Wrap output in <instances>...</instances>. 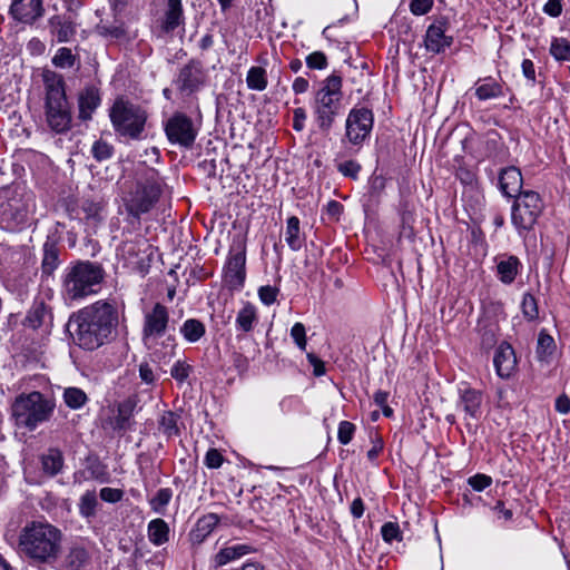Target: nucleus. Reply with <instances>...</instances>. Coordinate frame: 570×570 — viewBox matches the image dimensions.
<instances>
[{
    "mask_svg": "<svg viewBox=\"0 0 570 570\" xmlns=\"http://www.w3.org/2000/svg\"><path fill=\"white\" fill-rule=\"evenodd\" d=\"M118 323L116 305L97 301L72 313L68 326L75 343L81 348L92 351L112 338Z\"/></svg>",
    "mask_w": 570,
    "mask_h": 570,
    "instance_id": "f257e3e1",
    "label": "nucleus"
},
{
    "mask_svg": "<svg viewBox=\"0 0 570 570\" xmlns=\"http://www.w3.org/2000/svg\"><path fill=\"white\" fill-rule=\"evenodd\" d=\"M62 533L48 523L32 521L19 534V551L33 563L51 564L61 553Z\"/></svg>",
    "mask_w": 570,
    "mask_h": 570,
    "instance_id": "f03ea898",
    "label": "nucleus"
},
{
    "mask_svg": "<svg viewBox=\"0 0 570 570\" xmlns=\"http://www.w3.org/2000/svg\"><path fill=\"white\" fill-rule=\"evenodd\" d=\"M342 77L332 73L326 77L320 89L315 91L313 99V116L317 128L323 134H328L335 119L343 111Z\"/></svg>",
    "mask_w": 570,
    "mask_h": 570,
    "instance_id": "7ed1b4c3",
    "label": "nucleus"
},
{
    "mask_svg": "<svg viewBox=\"0 0 570 570\" xmlns=\"http://www.w3.org/2000/svg\"><path fill=\"white\" fill-rule=\"evenodd\" d=\"M105 277V271L98 263L79 261L66 268L62 277V294L66 299L78 301L97 293Z\"/></svg>",
    "mask_w": 570,
    "mask_h": 570,
    "instance_id": "20e7f679",
    "label": "nucleus"
},
{
    "mask_svg": "<svg viewBox=\"0 0 570 570\" xmlns=\"http://www.w3.org/2000/svg\"><path fill=\"white\" fill-rule=\"evenodd\" d=\"M45 88L46 124L56 134L66 132L71 127L72 117L62 76L55 72L45 75Z\"/></svg>",
    "mask_w": 570,
    "mask_h": 570,
    "instance_id": "39448f33",
    "label": "nucleus"
},
{
    "mask_svg": "<svg viewBox=\"0 0 570 570\" xmlns=\"http://www.w3.org/2000/svg\"><path fill=\"white\" fill-rule=\"evenodd\" d=\"M55 407L53 399L33 391L21 393L14 399L11 405V415L16 426L35 431L40 424L50 420Z\"/></svg>",
    "mask_w": 570,
    "mask_h": 570,
    "instance_id": "423d86ee",
    "label": "nucleus"
},
{
    "mask_svg": "<svg viewBox=\"0 0 570 570\" xmlns=\"http://www.w3.org/2000/svg\"><path fill=\"white\" fill-rule=\"evenodd\" d=\"M110 120L115 130L134 140L142 138L148 115L139 105L117 99L110 109Z\"/></svg>",
    "mask_w": 570,
    "mask_h": 570,
    "instance_id": "0eeeda50",
    "label": "nucleus"
},
{
    "mask_svg": "<svg viewBox=\"0 0 570 570\" xmlns=\"http://www.w3.org/2000/svg\"><path fill=\"white\" fill-rule=\"evenodd\" d=\"M32 197L12 187L0 188V225L6 229H16L26 224Z\"/></svg>",
    "mask_w": 570,
    "mask_h": 570,
    "instance_id": "6e6552de",
    "label": "nucleus"
},
{
    "mask_svg": "<svg viewBox=\"0 0 570 570\" xmlns=\"http://www.w3.org/2000/svg\"><path fill=\"white\" fill-rule=\"evenodd\" d=\"M160 194L158 176L155 171H151L145 181L136 183L135 187L125 196L124 204L128 214L138 218L153 208Z\"/></svg>",
    "mask_w": 570,
    "mask_h": 570,
    "instance_id": "1a4fd4ad",
    "label": "nucleus"
},
{
    "mask_svg": "<svg viewBox=\"0 0 570 570\" xmlns=\"http://www.w3.org/2000/svg\"><path fill=\"white\" fill-rule=\"evenodd\" d=\"M168 141L180 148L190 149L198 135V128L193 119L184 112L173 114L164 124Z\"/></svg>",
    "mask_w": 570,
    "mask_h": 570,
    "instance_id": "9d476101",
    "label": "nucleus"
},
{
    "mask_svg": "<svg viewBox=\"0 0 570 570\" xmlns=\"http://www.w3.org/2000/svg\"><path fill=\"white\" fill-rule=\"evenodd\" d=\"M541 199L538 193L528 190L517 196L512 206V224L518 229L529 230L541 213Z\"/></svg>",
    "mask_w": 570,
    "mask_h": 570,
    "instance_id": "9b49d317",
    "label": "nucleus"
},
{
    "mask_svg": "<svg viewBox=\"0 0 570 570\" xmlns=\"http://www.w3.org/2000/svg\"><path fill=\"white\" fill-rule=\"evenodd\" d=\"M207 73L203 63L197 59H190L179 68L174 86L183 98H188L199 91L206 83Z\"/></svg>",
    "mask_w": 570,
    "mask_h": 570,
    "instance_id": "f8f14e48",
    "label": "nucleus"
},
{
    "mask_svg": "<svg viewBox=\"0 0 570 570\" xmlns=\"http://www.w3.org/2000/svg\"><path fill=\"white\" fill-rule=\"evenodd\" d=\"M373 112L365 108H353L346 118L345 137L353 145H361L373 128Z\"/></svg>",
    "mask_w": 570,
    "mask_h": 570,
    "instance_id": "ddd939ff",
    "label": "nucleus"
},
{
    "mask_svg": "<svg viewBox=\"0 0 570 570\" xmlns=\"http://www.w3.org/2000/svg\"><path fill=\"white\" fill-rule=\"evenodd\" d=\"M246 246L242 239L234 242L229 249L227 263L225 265V282L235 289L240 288L246 277Z\"/></svg>",
    "mask_w": 570,
    "mask_h": 570,
    "instance_id": "4468645a",
    "label": "nucleus"
},
{
    "mask_svg": "<svg viewBox=\"0 0 570 570\" xmlns=\"http://www.w3.org/2000/svg\"><path fill=\"white\" fill-rule=\"evenodd\" d=\"M456 407L464 413L465 425L471 428L470 421H479L483 413V394L481 391L464 387L459 390Z\"/></svg>",
    "mask_w": 570,
    "mask_h": 570,
    "instance_id": "2eb2a0df",
    "label": "nucleus"
},
{
    "mask_svg": "<svg viewBox=\"0 0 570 570\" xmlns=\"http://www.w3.org/2000/svg\"><path fill=\"white\" fill-rule=\"evenodd\" d=\"M169 322V313L165 305L156 303L145 313L142 326V340L157 338L165 334Z\"/></svg>",
    "mask_w": 570,
    "mask_h": 570,
    "instance_id": "dca6fc26",
    "label": "nucleus"
},
{
    "mask_svg": "<svg viewBox=\"0 0 570 570\" xmlns=\"http://www.w3.org/2000/svg\"><path fill=\"white\" fill-rule=\"evenodd\" d=\"M51 42H70L77 33V24L69 14H55L48 19Z\"/></svg>",
    "mask_w": 570,
    "mask_h": 570,
    "instance_id": "f3484780",
    "label": "nucleus"
},
{
    "mask_svg": "<svg viewBox=\"0 0 570 570\" xmlns=\"http://www.w3.org/2000/svg\"><path fill=\"white\" fill-rule=\"evenodd\" d=\"M137 406V396L131 395L118 403L117 410L114 416L107 420V424L115 432H125L131 428V419Z\"/></svg>",
    "mask_w": 570,
    "mask_h": 570,
    "instance_id": "a211bd4d",
    "label": "nucleus"
},
{
    "mask_svg": "<svg viewBox=\"0 0 570 570\" xmlns=\"http://www.w3.org/2000/svg\"><path fill=\"white\" fill-rule=\"evenodd\" d=\"M10 13L19 22L33 23L43 13L42 0H12Z\"/></svg>",
    "mask_w": 570,
    "mask_h": 570,
    "instance_id": "6ab92c4d",
    "label": "nucleus"
},
{
    "mask_svg": "<svg viewBox=\"0 0 570 570\" xmlns=\"http://www.w3.org/2000/svg\"><path fill=\"white\" fill-rule=\"evenodd\" d=\"M445 24L442 22L431 24L425 33V48L433 53L444 51L452 43V37L445 35Z\"/></svg>",
    "mask_w": 570,
    "mask_h": 570,
    "instance_id": "aec40b11",
    "label": "nucleus"
},
{
    "mask_svg": "<svg viewBox=\"0 0 570 570\" xmlns=\"http://www.w3.org/2000/svg\"><path fill=\"white\" fill-rule=\"evenodd\" d=\"M522 175L521 171L517 167H508L501 170L499 176V184L501 191L507 197H517L522 194Z\"/></svg>",
    "mask_w": 570,
    "mask_h": 570,
    "instance_id": "412c9836",
    "label": "nucleus"
},
{
    "mask_svg": "<svg viewBox=\"0 0 570 570\" xmlns=\"http://www.w3.org/2000/svg\"><path fill=\"white\" fill-rule=\"evenodd\" d=\"M493 363L499 376L509 377L517 364L512 346L508 343L500 344L495 351Z\"/></svg>",
    "mask_w": 570,
    "mask_h": 570,
    "instance_id": "4be33fe9",
    "label": "nucleus"
},
{
    "mask_svg": "<svg viewBox=\"0 0 570 570\" xmlns=\"http://www.w3.org/2000/svg\"><path fill=\"white\" fill-rule=\"evenodd\" d=\"M100 105L99 90L95 86L85 87L78 95L79 118L89 120Z\"/></svg>",
    "mask_w": 570,
    "mask_h": 570,
    "instance_id": "5701e85b",
    "label": "nucleus"
},
{
    "mask_svg": "<svg viewBox=\"0 0 570 570\" xmlns=\"http://www.w3.org/2000/svg\"><path fill=\"white\" fill-rule=\"evenodd\" d=\"M521 263L514 255H502L497 263V273L503 284H511L519 274Z\"/></svg>",
    "mask_w": 570,
    "mask_h": 570,
    "instance_id": "b1692460",
    "label": "nucleus"
},
{
    "mask_svg": "<svg viewBox=\"0 0 570 570\" xmlns=\"http://www.w3.org/2000/svg\"><path fill=\"white\" fill-rule=\"evenodd\" d=\"M219 522V517L215 513H208L199 518L195 528L190 531L189 538L193 544H200L213 532Z\"/></svg>",
    "mask_w": 570,
    "mask_h": 570,
    "instance_id": "393cba45",
    "label": "nucleus"
},
{
    "mask_svg": "<svg viewBox=\"0 0 570 570\" xmlns=\"http://www.w3.org/2000/svg\"><path fill=\"white\" fill-rule=\"evenodd\" d=\"M185 21L181 0H166L163 30L171 32Z\"/></svg>",
    "mask_w": 570,
    "mask_h": 570,
    "instance_id": "a878e982",
    "label": "nucleus"
},
{
    "mask_svg": "<svg viewBox=\"0 0 570 570\" xmlns=\"http://www.w3.org/2000/svg\"><path fill=\"white\" fill-rule=\"evenodd\" d=\"M183 428L181 416L177 412L164 411L158 419V430L167 439L179 436Z\"/></svg>",
    "mask_w": 570,
    "mask_h": 570,
    "instance_id": "bb28decb",
    "label": "nucleus"
},
{
    "mask_svg": "<svg viewBox=\"0 0 570 570\" xmlns=\"http://www.w3.org/2000/svg\"><path fill=\"white\" fill-rule=\"evenodd\" d=\"M59 264V247L55 240L48 238L43 244V257L41 263L42 274L51 276L58 268Z\"/></svg>",
    "mask_w": 570,
    "mask_h": 570,
    "instance_id": "cd10ccee",
    "label": "nucleus"
},
{
    "mask_svg": "<svg viewBox=\"0 0 570 570\" xmlns=\"http://www.w3.org/2000/svg\"><path fill=\"white\" fill-rule=\"evenodd\" d=\"M252 548L247 544H236L220 549L214 557L213 562L215 568L223 567L234 560L242 558L249 553Z\"/></svg>",
    "mask_w": 570,
    "mask_h": 570,
    "instance_id": "c85d7f7f",
    "label": "nucleus"
},
{
    "mask_svg": "<svg viewBox=\"0 0 570 570\" xmlns=\"http://www.w3.org/2000/svg\"><path fill=\"white\" fill-rule=\"evenodd\" d=\"M52 320L50 307L45 302H35L27 315V323L32 328H38Z\"/></svg>",
    "mask_w": 570,
    "mask_h": 570,
    "instance_id": "c756f323",
    "label": "nucleus"
},
{
    "mask_svg": "<svg viewBox=\"0 0 570 570\" xmlns=\"http://www.w3.org/2000/svg\"><path fill=\"white\" fill-rule=\"evenodd\" d=\"M503 95L502 85L492 77L479 79L475 83V96L479 100L498 98Z\"/></svg>",
    "mask_w": 570,
    "mask_h": 570,
    "instance_id": "7c9ffc66",
    "label": "nucleus"
},
{
    "mask_svg": "<svg viewBox=\"0 0 570 570\" xmlns=\"http://www.w3.org/2000/svg\"><path fill=\"white\" fill-rule=\"evenodd\" d=\"M41 465L45 473L57 475L63 466V455L59 449L51 448L41 456Z\"/></svg>",
    "mask_w": 570,
    "mask_h": 570,
    "instance_id": "2f4dec72",
    "label": "nucleus"
},
{
    "mask_svg": "<svg viewBox=\"0 0 570 570\" xmlns=\"http://www.w3.org/2000/svg\"><path fill=\"white\" fill-rule=\"evenodd\" d=\"M148 538L155 546H161L169 540V527L163 519H154L148 523Z\"/></svg>",
    "mask_w": 570,
    "mask_h": 570,
    "instance_id": "473e14b6",
    "label": "nucleus"
},
{
    "mask_svg": "<svg viewBox=\"0 0 570 570\" xmlns=\"http://www.w3.org/2000/svg\"><path fill=\"white\" fill-rule=\"evenodd\" d=\"M257 322L256 307L250 303H245L236 316V326L243 332H250Z\"/></svg>",
    "mask_w": 570,
    "mask_h": 570,
    "instance_id": "72a5a7b5",
    "label": "nucleus"
},
{
    "mask_svg": "<svg viewBox=\"0 0 570 570\" xmlns=\"http://www.w3.org/2000/svg\"><path fill=\"white\" fill-rule=\"evenodd\" d=\"M285 242L289 246V248L294 252H297L302 248L303 238L301 237L299 232V219L296 216H291L287 219L286 230H285Z\"/></svg>",
    "mask_w": 570,
    "mask_h": 570,
    "instance_id": "f704fd0d",
    "label": "nucleus"
},
{
    "mask_svg": "<svg viewBox=\"0 0 570 570\" xmlns=\"http://www.w3.org/2000/svg\"><path fill=\"white\" fill-rule=\"evenodd\" d=\"M89 560V554L81 547H72L65 557L63 566L67 570H80Z\"/></svg>",
    "mask_w": 570,
    "mask_h": 570,
    "instance_id": "c9c22d12",
    "label": "nucleus"
},
{
    "mask_svg": "<svg viewBox=\"0 0 570 570\" xmlns=\"http://www.w3.org/2000/svg\"><path fill=\"white\" fill-rule=\"evenodd\" d=\"M180 333L187 342L195 343L205 335L206 328L199 320L188 318L181 325Z\"/></svg>",
    "mask_w": 570,
    "mask_h": 570,
    "instance_id": "e433bc0d",
    "label": "nucleus"
},
{
    "mask_svg": "<svg viewBox=\"0 0 570 570\" xmlns=\"http://www.w3.org/2000/svg\"><path fill=\"white\" fill-rule=\"evenodd\" d=\"M63 402L71 410L81 409L87 402V394L79 387L70 386L63 390Z\"/></svg>",
    "mask_w": 570,
    "mask_h": 570,
    "instance_id": "4c0bfd02",
    "label": "nucleus"
},
{
    "mask_svg": "<svg viewBox=\"0 0 570 570\" xmlns=\"http://www.w3.org/2000/svg\"><path fill=\"white\" fill-rule=\"evenodd\" d=\"M247 87L252 90L263 91L267 88V73L262 67L249 68L246 77Z\"/></svg>",
    "mask_w": 570,
    "mask_h": 570,
    "instance_id": "58836bf2",
    "label": "nucleus"
},
{
    "mask_svg": "<svg viewBox=\"0 0 570 570\" xmlns=\"http://www.w3.org/2000/svg\"><path fill=\"white\" fill-rule=\"evenodd\" d=\"M556 350V343L551 335L544 330L539 333L537 344V355L540 361H546L550 357Z\"/></svg>",
    "mask_w": 570,
    "mask_h": 570,
    "instance_id": "ea45409f",
    "label": "nucleus"
},
{
    "mask_svg": "<svg viewBox=\"0 0 570 570\" xmlns=\"http://www.w3.org/2000/svg\"><path fill=\"white\" fill-rule=\"evenodd\" d=\"M76 61L77 56L67 47L59 48L51 59L52 65L60 69L72 68Z\"/></svg>",
    "mask_w": 570,
    "mask_h": 570,
    "instance_id": "a19ab883",
    "label": "nucleus"
},
{
    "mask_svg": "<svg viewBox=\"0 0 570 570\" xmlns=\"http://www.w3.org/2000/svg\"><path fill=\"white\" fill-rule=\"evenodd\" d=\"M98 500L95 491H86L79 501V513L83 518H91L96 514Z\"/></svg>",
    "mask_w": 570,
    "mask_h": 570,
    "instance_id": "79ce46f5",
    "label": "nucleus"
},
{
    "mask_svg": "<svg viewBox=\"0 0 570 570\" xmlns=\"http://www.w3.org/2000/svg\"><path fill=\"white\" fill-rule=\"evenodd\" d=\"M173 497V491L169 488L159 489L156 495L149 500V504L156 513L164 514L165 508L168 505Z\"/></svg>",
    "mask_w": 570,
    "mask_h": 570,
    "instance_id": "37998d69",
    "label": "nucleus"
},
{
    "mask_svg": "<svg viewBox=\"0 0 570 570\" xmlns=\"http://www.w3.org/2000/svg\"><path fill=\"white\" fill-rule=\"evenodd\" d=\"M550 53L557 60H570V42L564 38H554L551 42Z\"/></svg>",
    "mask_w": 570,
    "mask_h": 570,
    "instance_id": "c03bdc74",
    "label": "nucleus"
},
{
    "mask_svg": "<svg viewBox=\"0 0 570 570\" xmlns=\"http://www.w3.org/2000/svg\"><path fill=\"white\" fill-rule=\"evenodd\" d=\"M97 30L99 35L110 39H122L126 37V30L124 29L122 24H108L107 22L101 21L97 26Z\"/></svg>",
    "mask_w": 570,
    "mask_h": 570,
    "instance_id": "a18cd8bd",
    "label": "nucleus"
},
{
    "mask_svg": "<svg viewBox=\"0 0 570 570\" xmlns=\"http://www.w3.org/2000/svg\"><path fill=\"white\" fill-rule=\"evenodd\" d=\"M521 308L524 317L529 321H533L538 317V303L533 295L529 293L523 295Z\"/></svg>",
    "mask_w": 570,
    "mask_h": 570,
    "instance_id": "49530a36",
    "label": "nucleus"
},
{
    "mask_svg": "<svg viewBox=\"0 0 570 570\" xmlns=\"http://www.w3.org/2000/svg\"><path fill=\"white\" fill-rule=\"evenodd\" d=\"M92 156L96 160L102 161L112 156L114 148L111 145L104 140H97L91 148Z\"/></svg>",
    "mask_w": 570,
    "mask_h": 570,
    "instance_id": "de8ad7c7",
    "label": "nucleus"
},
{
    "mask_svg": "<svg viewBox=\"0 0 570 570\" xmlns=\"http://www.w3.org/2000/svg\"><path fill=\"white\" fill-rule=\"evenodd\" d=\"M191 372V366L187 364L185 361L178 360L170 370V375L177 382H185Z\"/></svg>",
    "mask_w": 570,
    "mask_h": 570,
    "instance_id": "09e8293b",
    "label": "nucleus"
},
{
    "mask_svg": "<svg viewBox=\"0 0 570 570\" xmlns=\"http://www.w3.org/2000/svg\"><path fill=\"white\" fill-rule=\"evenodd\" d=\"M355 430H356V428L352 422L342 421L338 424V431H337V439H338L340 443H342L344 445L348 444L353 439Z\"/></svg>",
    "mask_w": 570,
    "mask_h": 570,
    "instance_id": "8fccbe9b",
    "label": "nucleus"
},
{
    "mask_svg": "<svg viewBox=\"0 0 570 570\" xmlns=\"http://www.w3.org/2000/svg\"><path fill=\"white\" fill-rule=\"evenodd\" d=\"M381 534L385 542L391 543L393 540H401L400 527L395 522H386L381 528Z\"/></svg>",
    "mask_w": 570,
    "mask_h": 570,
    "instance_id": "3c124183",
    "label": "nucleus"
},
{
    "mask_svg": "<svg viewBox=\"0 0 570 570\" xmlns=\"http://www.w3.org/2000/svg\"><path fill=\"white\" fill-rule=\"evenodd\" d=\"M306 65L309 69H325L327 67V57L322 51H314L306 57Z\"/></svg>",
    "mask_w": 570,
    "mask_h": 570,
    "instance_id": "603ef678",
    "label": "nucleus"
},
{
    "mask_svg": "<svg viewBox=\"0 0 570 570\" xmlns=\"http://www.w3.org/2000/svg\"><path fill=\"white\" fill-rule=\"evenodd\" d=\"M291 336L299 350L306 348V332L305 326L302 323L297 322L292 326Z\"/></svg>",
    "mask_w": 570,
    "mask_h": 570,
    "instance_id": "864d4df0",
    "label": "nucleus"
},
{
    "mask_svg": "<svg viewBox=\"0 0 570 570\" xmlns=\"http://www.w3.org/2000/svg\"><path fill=\"white\" fill-rule=\"evenodd\" d=\"M337 169L345 177L356 179L361 170V165L354 160H346L341 163Z\"/></svg>",
    "mask_w": 570,
    "mask_h": 570,
    "instance_id": "5fc2aeb1",
    "label": "nucleus"
},
{
    "mask_svg": "<svg viewBox=\"0 0 570 570\" xmlns=\"http://www.w3.org/2000/svg\"><path fill=\"white\" fill-rule=\"evenodd\" d=\"M468 483L473 490L483 491L485 488L491 485L492 478L485 474H475L469 478Z\"/></svg>",
    "mask_w": 570,
    "mask_h": 570,
    "instance_id": "6e6d98bb",
    "label": "nucleus"
},
{
    "mask_svg": "<svg viewBox=\"0 0 570 570\" xmlns=\"http://www.w3.org/2000/svg\"><path fill=\"white\" fill-rule=\"evenodd\" d=\"M278 289L276 287L266 285L258 289V296L265 305H271L276 301Z\"/></svg>",
    "mask_w": 570,
    "mask_h": 570,
    "instance_id": "4d7b16f0",
    "label": "nucleus"
},
{
    "mask_svg": "<svg viewBox=\"0 0 570 570\" xmlns=\"http://www.w3.org/2000/svg\"><path fill=\"white\" fill-rule=\"evenodd\" d=\"M99 495L106 502L116 503L122 499L124 492L120 489L102 488Z\"/></svg>",
    "mask_w": 570,
    "mask_h": 570,
    "instance_id": "13d9d810",
    "label": "nucleus"
},
{
    "mask_svg": "<svg viewBox=\"0 0 570 570\" xmlns=\"http://www.w3.org/2000/svg\"><path fill=\"white\" fill-rule=\"evenodd\" d=\"M205 464L209 469H217L223 463V455L216 449H209L205 455Z\"/></svg>",
    "mask_w": 570,
    "mask_h": 570,
    "instance_id": "bf43d9fd",
    "label": "nucleus"
},
{
    "mask_svg": "<svg viewBox=\"0 0 570 570\" xmlns=\"http://www.w3.org/2000/svg\"><path fill=\"white\" fill-rule=\"evenodd\" d=\"M433 4V0H412L410 8L412 13L416 16L425 14Z\"/></svg>",
    "mask_w": 570,
    "mask_h": 570,
    "instance_id": "052dcab7",
    "label": "nucleus"
},
{
    "mask_svg": "<svg viewBox=\"0 0 570 570\" xmlns=\"http://www.w3.org/2000/svg\"><path fill=\"white\" fill-rule=\"evenodd\" d=\"M306 111L304 108L298 107L293 110V128L296 131H302L305 128Z\"/></svg>",
    "mask_w": 570,
    "mask_h": 570,
    "instance_id": "680f3d73",
    "label": "nucleus"
},
{
    "mask_svg": "<svg viewBox=\"0 0 570 570\" xmlns=\"http://www.w3.org/2000/svg\"><path fill=\"white\" fill-rule=\"evenodd\" d=\"M543 12L552 18L559 17L562 13V0H548Z\"/></svg>",
    "mask_w": 570,
    "mask_h": 570,
    "instance_id": "e2e57ef3",
    "label": "nucleus"
},
{
    "mask_svg": "<svg viewBox=\"0 0 570 570\" xmlns=\"http://www.w3.org/2000/svg\"><path fill=\"white\" fill-rule=\"evenodd\" d=\"M139 377L146 384L150 385L155 383L156 377L153 368L148 363H141L139 365Z\"/></svg>",
    "mask_w": 570,
    "mask_h": 570,
    "instance_id": "0e129e2a",
    "label": "nucleus"
},
{
    "mask_svg": "<svg viewBox=\"0 0 570 570\" xmlns=\"http://www.w3.org/2000/svg\"><path fill=\"white\" fill-rule=\"evenodd\" d=\"M556 410L561 414L570 412V399L566 394H561L556 400Z\"/></svg>",
    "mask_w": 570,
    "mask_h": 570,
    "instance_id": "69168bd1",
    "label": "nucleus"
},
{
    "mask_svg": "<svg viewBox=\"0 0 570 570\" xmlns=\"http://www.w3.org/2000/svg\"><path fill=\"white\" fill-rule=\"evenodd\" d=\"M214 46V36L212 33L204 35L198 41V48L200 50V55L205 56V53L212 49Z\"/></svg>",
    "mask_w": 570,
    "mask_h": 570,
    "instance_id": "338daca9",
    "label": "nucleus"
},
{
    "mask_svg": "<svg viewBox=\"0 0 570 570\" xmlns=\"http://www.w3.org/2000/svg\"><path fill=\"white\" fill-rule=\"evenodd\" d=\"M308 87H309L308 80L303 77L295 78V80L292 85V89L296 95L306 92L308 90Z\"/></svg>",
    "mask_w": 570,
    "mask_h": 570,
    "instance_id": "774afa93",
    "label": "nucleus"
}]
</instances>
